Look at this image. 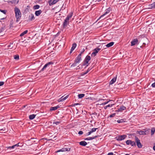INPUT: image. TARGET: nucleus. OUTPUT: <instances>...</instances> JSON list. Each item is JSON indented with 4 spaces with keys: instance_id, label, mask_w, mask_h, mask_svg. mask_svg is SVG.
<instances>
[{
    "instance_id": "1",
    "label": "nucleus",
    "mask_w": 155,
    "mask_h": 155,
    "mask_svg": "<svg viewBox=\"0 0 155 155\" xmlns=\"http://www.w3.org/2000/svg\"><path fill=\"white\" fill-rule=\"evenodd\" d=\"M14 11L15 16L16 18V21L18 22L19 21L21 17V14L20 10L17 7H15L14 8Z\"/></svg>"
},
{
    "instance_id": "2",
    "label": "nucleus",
    "mask_w": 155,
    "mask_h": 155,
    "mask_svg": "<svg viewBox=\"0 0 155 155\" xmlns=\"http://www.w3.org/2000/svg\"><path fill=\"white\" fill-rule=\"evenodd\" d=\"M73 13L71 12L67 15V17L64 20L63 24V27L64 28H66L69 23V20L72 16Z\"/></svg>"
},
{
    "instance_id": "3",
    "label": "nucleus",
    "mask_w": 155,
    "mask_h": 155,
    "mask_svg": "<svg viewBox=\"0 0 155 155\" xmlns=\"http://www.w3.org/2000/svg\"><path fill=\"white\" fill-rule=\"evenodd\" d=\"M135 140L137 147L139 148H141L142 147V145L140 143V140L136 136L135 137Z\"/></svg>"
},
{
    "instance_id": "4",
    "label": "nucleus",
    "mask_w": 155,
    "mask_h": 155,
    "mask_svg": "<svg viewBox=\"0 0 155 155\" xmlns=\"http://www.w3.org/2000/svg\"><path fill=\"white\" fill-rule=\"evenodd\" d=\"M91 60V57L90 56L87 55L86 56L85 61L83 64V65H86V66H87L89 65L88 61Z\"/></svg>"
},
{
    "instance_id": "5",
    "label": "nucleus",
    "mask_w": 155,
    "mask_h": 155,
    "mask_svg": "<svg viewBox=\"0 0 155 155\" xmlns=\"http://www.w3.org/2000/svg\"><path fill=\"white\" fill-rule=\"evenodd\" d=\"M53 64V62L52 61L49 62L48 63H47V64H46L42 68V69L40 71V72H41V71H43L45 70L46 69V68L47 67H49L50 66V65H52Z\"/></svg>"
},
{
    "instance_id": "6",
    "label": "nucleus",
    "mask_w": 155,
    "mask_h": 155,
    "mask_svg": "<svg viewBox=\"0 0 155 155\" xmlns=\"http://www.w3.org/2000/svg\"><path fill=\"white\" fill-rule=\"evenodd\" d=\"M101 49L99 48H96L94 50V52L92 53L91 56L95 57L96 56L98 52L101 50Z\"/></svg>"
},
{
    "instance_id": "7",
    "label": "nucleus",
    "mask_w": 155,
    "mask_h": 155,
    "mask_svg": "<svg viewBox=\"0 0 155 155\" xmlns=\"http://www.w3.org/2000/svg\"><path fill=\"white\" fill-rule=\"evenodd\" d=\"M138 44V40L137 38L134 39L131 42V46H132Z\"/></svg>"
},
{
    "instance_id": "8",
    "label": "nucleus",
    "mask_w": 155,
    "mask_h": 155,
    "mask_svg": "<svg viewBox=\"0 0 155 155\" xmlns=\"http://www.w3.org/2000/svg\"><path fill=\"white\" fill-rule=\"evenodd\" d=\"M70 148H62L59 150H57L56 151V153L59 152H64L65 151H69L70 150Z\"/></svg>"
},
{
    "instance_id": "9",
    "label": "nucleus",
    "mask_w": 155,
    "mask_h": 155,
    "mask_svg": "<svg viewBox=\"0 0 155 155\" xmlns=\"http://www.w3.org/2000/svg\"><path fill=\"white\" fill-rule=\"evenodd\" d=\"M126 137L127 136L124 135L119 136L118 137L117 140L118 141L122 140L125 139Z\"/></svg>"
},
{
    "instance_id": "10",
    "label": "nucleus",
    "mask_w": 155,
    "mask_h": 155,
    "mask_svg": "<svg viewBox=\"0 0 155 155\" xmlns=\"http://www.w3.org/2000/svg\"><path fill=\"white\" fill-rule=\"evenodd\" d=\"M20 144V143H17V144H16L15 145H13L12 146V147H8V149H13L15 147H18L19 146H22V143H21V145H19V144Z\"/></svg>"
},
{
    "instance_id": "11",
    "label": "nucleus",
    "mask_w": 155,
    "mask_h": 155,
    "mask_svg": "<svg viewBox=\"0 0 155 155\" xmlns=\"http://www.w3.org/2000/svg\"><path fill=\"white\" fill-rule=\"evenodd\" d=\"M81 54H79L76 58L75 61L76 62V63H78L80 62V61L81 60Z\"/></svg>"
},
{
    "instance_id": "12",
    "label": "nucleus",
    "mask_w": 155,
    "mask_h": 155,
    "mask_svg": "<svg viewBox=\"0 0 155 155\" xmlns=\"http://www.w3.org/2000/svg\"><path fill=\"white\" fill-rule=\"evenodd\" d=\"M28 19L29 20L32 21L34 20L35 19L34 15L32 14H31L29 15L28 17Z\"/></svg>"
},
{
    "instance_id": "13",
    "label": "nucleus",
    "mask_w": 155,
    "mask_h": 155,
    "mask_svg": "<svg viewBox=\"0 0 155 155\" xmlns=\"http://www.w3.org/2000/svg\"><path fill=\"white\" fill-rule=\"evenodd\" d=\"M126 109V107L122 106H121L120 107V108H118V110H117V111H118V112L119 111H122Z\"/></svg>"
},
{
    "instance_id": "14",
    "label": "nucleus",
    "mask_w": 155,
    "mask_h": 155,
    "mask_svg": "<svg viewBox=\"0 0 155 155\" xmlns=\"http://www.w3.org/2000/svg\"><path fill=\"white\" fill-rule=\"evenodd\" d=\"M99 136L98 135L95 136L94 137H90L87 138H86L84 139L85 140H92L95 138L98 137Z\"/></svg>"
},
{
    "instance_id": "15",
    "label": "nucleus",
    "mask_w": 155,
    "mask_h": 155,
    "mask_svg": "<svg viewBox=\"0 0 155 155\" xmlns=\"http://www.w3.org/2000/svg\"><path fill=\"white\" fill-rule=\"evenodd\" d=\"M117 77H114L110 81L109 83L110 85H111L113 84L116 81Z\"/></svg>"
},
{
    "instance_id": "16",
    "label": "nucleus",
    "mask_w": 155,
    "mask_h": 155,
    "mask_svg": "<svg viewBox=\"0 0 155 155\" xmlns=\"http://www.w3.org/2000/svg\"><path fill=\"white\" fill-rule=\"evenodd\" d=\"M77 46V44L75 43H74L72 45V47L71 48L70 53H71L72 52V51Z\"/></svg>"
},
{
    "instance_id": "17",
    "label": "nucleus",
    "mask_w": 155,
    "mask_h": 155,
    "mask_svg": "<svg viewBox=\"0 0 155 155\" xmlns=\"http://www.w3.org/2000/svg\"><path fill=\"white\" fill-rule=\"evenodd\" d=\"M42 12V11L41 10H39L35 11V14L36 16H39Z\"/></svg>"
},
{
    "instance_id": "18",
    "label": "nucleus",
    "mask_w": 155,
    "mask_h": 155,
    "mask_svg": "<svg viewBox=\"0 0 155 155\" xmlns=\"http://www.w3.org/2000/svg\"><path fill=\"white\" fill-rule=\"evenodd\" d=\"M59 107L58 105L54 107H51L50 108V110L51 111L52 110H57Z\"/></svg>"
},
{
    "instance_id": "19",
    "label": "nucleus",
    "mask_w": 155,
    "mask_h": 155,
    "mask_svg": "<svg viewBox=\"0 0 155 155\" xmlns=\"http://www.w3.org/2000/svg\"><path fill=\"white\" fill-rule=\"evenodd\" d=\"M149 8L150 9L155 8V1L153 3L149 5Z\"/></svg>"
},
{
    "instance_id": "20",
    "label": "nucleus",
    "mask_w": 155,
    "mask_h": 155,
    "mask_svg": "<svg viewBox=\"0 0 155 155\" xmlns=\"http://www.w3.org/2000/svg\"><path fill=\"white\" fill-rule=\"evenodd\" d=\"M87 144V143L84 141H81L79 142V144L83 146H85Z\"/></svg>"
},
{
    "instance_id": "21",
    "label": "nucleus",
    "mask_w": 155,
    "mask_h": 155,
    "mask_svg": "<svg viewBox=\"0 0 155 155\" xmlns=\"http://www.w3.org/2000/svg\"><path fill=\"white\" fill-rule=\"evenodd\" d=\"M114 43L113 42H110L109 43L107 44L106 45V46L108 48L114 45Z\"/></svg>"
},
{
    "instance_id": "22",
    "label": "nucleus",
    "mask_w": 155,
    "mask_h": 155,
    "mask_svg": "<svg viewBox=\"0 0 155 155\" xmlns=\"http://www.w3.org/2000/svg\"><path fill=\"white\" fill-rule=\"evenodd\" d=\"M60 0H53L51 3H49L50 5H51L56 4L57 2H58Z\"/></svg>"
},
{
    "instance_id": "23",
    "label": "nucleus",
    "mask_w": 155,
    "mask_h": 155,
    "mask_svg": "<svg viewBox=\"0 0 155 155\" xmlns=\"http://www.w3.org/2000/svg\"><path fill=\"white\" fill-rule=\"evenodd\" d=\"M150 130V128L147 129H145V130L144 131V132L145 133V135H147L149 134Z\"/></svg>"
},
{
    "instance_id": "24",
    "label": "nucleus",
    "mask_w": 155,
    "mask_h": 155,
    "mask_svg": "<svg viewBox=\"0 0 155 155\" xmlns=\"http://www.w3.org/2000/svg\"><path fill=\"white\" fill-rule=\"evenodd\" d=\"M28 32V31L27 30H26L24 31H23V32H22L21 33V34L20 35V36L22 37L23 36H24Z\"/></svg>"
},
{
    "instance_id": "25",
    "label": "nucleus",
    "mask_w": 155,
    "mask_h": 155,
    "mask_svg": "<svg viewBox=\"0 0 155 155\" xmlns=\"http://www.w3.org/2000/svg\"><path fill=\"white\" fill-rule=\"evenodd\" d=\"M36 116V115L33 114L29 116V118L30 120H32L34 119Z\"/></svg>"
},
{
    "instance_id": "26",
    "label": "nucleus",
    "mask_w": 155,
    "mask_h": 155,
    "mask_svg": "<svg viewBox=\"0 0 155 155\" xmlns=\"http://www.w3.org/2000/svg\"><path fill=\"white\" fill-rule=\"evenodd\" d=\"M114 105V104H108L107 105L105 106H104V108L105 109H106L108 107H112Z\"/></svg>"
},
{
    "instance_id": "27",
    "label": "nucleus",
    "mask_w": 155,
    "mask_h": 155,
    "mask_svg": "<svg viewBox=\"0 0 155 155\" xmlns=\"http://www.w3.org/2000/svg\"><path fill=\"white\" fill-rule=\"evenodd\" d=\"M155 132V128L153 127L151 129V135H153Z\"/></svg>"
},
{
    "instance_id": "28",
    "label": "nucleus",
    "mask_w": 155,
    "mask_h": 155,
    "mask_svg": "<svg viewBox=\"0 0 155 155\" xmlns=\"http://www.w3.org/2000/svg\"><path fill=\"white\" fill-rule=\"evenodd\" d=\"M111 11V8H110L109 7L107 9L105 10V12H107V13L109 14L110 11Z\"/></svg>"
},
{
    "instance_id": "29",
    "label": "nucleus",
    "mask_w": 155,
    "mask_h": 155,
    "mask_svg": "<svg viewBox=\"0 0 155 155\" xmlns=\"http://www.w3.org/2000/svg\"><path fill=\"white\" fill-rule=\"evenodd\" d=\"M40 8V6L38 5H36L33 6V9L36 10Z\"/></svg>"
},
{
    "instance_id": "30",
    "label": "nucleus",
    "mask_w": 155,
    "mask_h": 155,
    "mask_svg": "<svg viewBox=\"0 0 155 155\" xmlns=\"http://www.w3.org/2000/svg\"><path fill=\"white\" fill-rule=\"evenodd\" d=\"M85 95V94H80L78 95V97L79 98H81L83 97Z\"/></svg>"
},
{
    "instance_id": "31",
    "label": "nucleus",
    "mask_w": 155,
    "mask_h": 155,
    "mask_svg": "<svg viewBox=\"0 0 155 155\" xmlns=\"http://www.w3.org/2000/svg\"><path fill=\"white\" fill-rule=\"evenodd\" d=\"M138 134L140 135H145V133L144 131H138Z\"/></svg>"
},
{
    "instance_id": "32",
    "label": "nucleus",
    "mask_w": 155,
    "mask_h": 155,
    "mask_svg": "<svg viewBox=\"0 0 155 155\" xmlns=\"http://www.w3.org/2000/svg\"><path fill=\"white\" fill-rule=\"evenodd\" d=\"M108 13H107V12H105L102 15H101L99 18L98 19V20H99L101 18H102L103 17H104V16L106 15H107V14Z\"/></svg>"
},
{
    "instance_id": "33",
    "label": "nucleus",
    "mask_w": 155,
    "mask_h": 155,
    "mask_svg": "<svg viewBox=\"0 0 155 155\" xmlns=\"http://www.w3.org/2000/svg\"><path fill=\"white\" fill-rule=\"evenodd\" d=\"M130 145L132 146H133V147L134 146H136L135 143L134 141H131V142H130Z\"/></svg>"
},
{
    "instance_id": "34",
    "label": "nucleus",
    "mask_w": 155,
    "mask_h": 155,
    "mask_svg": "<svg viewBox=\"0 0 155 155\" xmlns=\"http://www.w3.org/2000/svg\"><path fill=\"white\" fill-rule=\"evenodd\" d=\"M97 129H98V128H92V129H91V130L90 131L92 133L93 132H95L96 131V130Z\"/></svg>"
},
{
    "instance_id": "35",
    "label": "nucleus",
    "mask_w": 155,
    "mask_h": 155,
    "mask_svg": "<svg viewBox=\"0 0 155 155\" xmlns=\"http://www.w3.org/2000/svg\"><path fill=\"white\" fill-rule=\"evenodd\" d=\"M14 59L16 60H18L19 58V56L18 55H15L14 56Z\"/></svg>"
},
{
    "instance_id": "36",
    "label": "nucleus",
    "mask_w": 155,
    "mask_h": 155,
    "mask_svg": "<svg viewBox=\"0 0 155 155\" xmlns=\"http://www.w3.org/2000/svg\"><path fill=\"white\" fill-rule=\"evenodd\" d=\"M131 141V140H127L126 142V144L128 145L130 144Z\"/></svg>"
},
{
    "instance_id": "37",
    "label": "nucleus",
    "mask_w": 155,
    "mask_h": 155,
    "mask_svg": "<svg viewBox=\"0 0 155 155\" xmlns=\"http://www.w3.org/2000/svg\"><path fill=\"white\" fill-rule=\"evenodd\" d=\"M124 120L123 119H121L120 120H117V122L118 123H122L123 122H124Z\"/></svg>"
},
{
    "instance_id": "38",
    "label": "nucleus",
    "mask_w": 155,
    "mask_h": 155,
    "mask_svg": "<svg viewBox=\"0 0 155 155\" xmlns=\"http://www.w3.org/2000/svg\"><path fill=\"white\" fill-rule=\"evenodd\" d=\"M77 63H76V62L75 61L71 65V67L76 66Z\"/></svg>"
},
{
    "instance_id": "39",
    "label": "nucleus",
    "mask_w": 155,
    "mask_h": 155,
    "mask_svg": "<svg viewBox=\"0 0 155 155\" xmlns=\"http://www.w3.org/2000/svg\"><path fill=\"white\" fill-rule=\"evenodd\" d=\"M0 11L3 13L4 14H5L6 13V12H7V11L6 10H0Z\"/></svg>"
},
{
    "instance_id": "40",
    "label": "nucleus",
    "mask_w": 155,
    "mask_h": 155,
    "mask_svg": "<svg viewBox=\"0 0 155 155\" xmlns=\"http://www.w3.org/2000/svg\"><path fill=\"white\" fill-rule=\"evenodd\" d=\"M110 101V100H109V101H107L106 102L103 103L101 104V105H106V104H107L108 103H109V102Z\"/></svg>"
},
{
    "instance_id": "41",
    "label": "nucleus",
    "mask_w": 155,
    "mask_h": 155,
    "mask_svg": "<svg viewBox=\"0 0 155 155\" xmlns=\"http://www.w3.org/2000/svg\"><path fill=\"white\" fill-rule=\"evenodd\" d=\"M60 121H57L55 122H53V124H56V125H58L60 123Z\"/></svg>"
},
{
    "instance_id": "42",
    "label": "nucleus",
    "mask_w": 155,
    "mask_h": 155,
    "mask_svg": "<svg viewBox=\"0 0 155 155\" xmlns=\"http://www.w3.org/2000/svg\"><path fill=\"white\" fill-rule=\"evenodd\" d=\"M69 96V95H67L65 97H64L63 98H62V99L63 101H64V100H66Z\"/></svg>"
},
{
    "instance_id": "43",
    "label": "nucleus",
    "mask_w": 155,
    "mask_h": 155,
    "mask_svg": "<svg viewBox=\"0 0 155 155\" xmlns=\"http://www.w3.org/2000/svg\"><path fill=\"white\" fill-rule=\"evenodd\" d=\"M115 115V113H114L112 114H110L109 116V117H114Z\"/></svg>"
},
{
    "instance_id": "44",
    "label": "nucleus",
    "mask_w": 155,
    "mask_h": 155,
    "mask_svg": "<svg viewBox=\"0 0 155 155\" xmlns=\"http://www.w3.org/2000/svg\"><path fill=\"white\" fill-rule=\"evenodd\" d=\"M18 0H12V2L14 3H18Z\"/></svg>"
},
{
    "instance_id": "45",
    "label": "nucleus",
    "mask_w": 155,
    "mask_h": 155,
    "mask_svg": "<svg viewBox=\"0 0 155 155\" xmlns=\"http://www.w3.org/2000/svg\"><path fill=\"white\" fill-rule=\"evenodd\" d=\"M4 84V82L3 81L0 82V86H2Z\"/></svg>"
},
{
    "instance_id": "46",
    "label": "nucleus",
    "mask_w": 155,
    "mask_h": 155,
    "mask_svg": "<svg viewBox=\"0 0 155 155\" xmlns=\"http://www.w3.org/2000/svg\"><path fill=\"white\" fill-rule=\"evenodd\" d=\"M79 105V103H74L73 104H72V106H75L76 105Z\"/></svg>"
},
{
    "instance_id": "47",
    "label": "nucleus",
    "mask_w": 155,
    "mask_h": 155,
    "mask_svg": "<svg viewBox=\"0 0 155 155\" xmlns=\"http://www.w3.org/2000/svg\"><path fill=\"white\" fill-rule=\"evenodd\" d=\"M78 134L80 135H81L83 134V132L82 131H80Z\"/></svg>"
},
{
    "instance_id": "48",
    "label": "nucleus",
    "mask_w": 155,
    "mask_h": 155,
    "mask_svg": "<svg viewBox=\"0 0 155 155\" xmlns=\"http://www.w3.org/2000/svg\"><path fill=\"white\" fill-rule=\"evenodd\" d=\"M92 133L91 132V131L90 132H88V133L87 134V136L89 135H90Z\"/></svg>"
},
{
    "instance_id": "49",
    "label": "nucleus",
    "mask_w": 155,
    "mask_h": 155,
    "mask_svg": "<svg viewBox=\"0 0 155 155\" xmlns=\"http://www.w3.org/2000/svg\"><path fill=\"white\" fill-rule=\"evenodd\" d=\"M62 100V98H60L58 100V102L63 101Z\"/></svg>"
},
{
    "instance_id": "50",
    "label": "nucleus",
    "mask_w": 155,
    "mask_h": 155,
    "mask_svg": "<svg viewBox=\"0 0 155 155\" xmlns=\"http://www.w3.org/2000/svg\"><path fill=\"white\" fill-rule=\"evenodd\" d=\"M91 69V68H89L87 70V72L88 73L90 71V70Z\"/></svg>"
},
{
    "instance_id": "51",
    "label": "nucleus",
    "mask_w": 155,
    "mask_h": 155,
    "mask_svg": "<svg viewBox=\"0 0 155 155\" xmlns=\"http://www.w3.org/2000/svg\"><path fill=\"white\" fill-rule=\"evenodd\" d=\"M152 86L153 87H155V82L152 84Z\"/></svg>"
},
{
    "instance_id": "52",
    "label": "nucleus",
    "mask_w": 155,
    "mask_h": 155,
    "mask_svg": "<svg viewBox=\"0 0 155 155\" xmlns=\"http://www.w3.org/2000/svg\"><path fill=\"white\" fill-rule=\"evenodd\" d=\"M84 51L85 50L84 49H83V51L81 52V53L79 54H81H81L83 53Z\"/></svg>"
},
{
    "instance_id": "53",
    "label": "nucleus",
    "mask_w": 155,
    "mask_h": 155,
    "mask_svg": "<svg viewBox=\"0 0 155 155\" xmlns=\"http://www.w3.org/2000/svg\"><path fill=\"white\" fill-rule=\"evenodd\" d=\"M108 155H113V153H109L108 154Z\"/></svg>"
},
{
    "instance_id": "54",
    "label": "nucleus",
    "mask_w": 155,
    "mask_h": 155,
    "mask_svg": "<svg viewBox=\"0 0 155 155\" xmlns=\"http://www.w3.org/2000/svg\"><path fill=\"white\" fill-rule=\"evenodd\" d=\"M146 45V44L145 43H143V47L145 46V45Z\"/></svg>"
},
{
    "instance_id": "55",
    "label": "nucleus",
    "mask_w": 155,
    "mask_h": 155,
    "mask_svg": "<svg viewBox=\"0 0 155 155\" xmlns=\"http://www.w3.org/2000/svg\"><path fill=\"white\" fill-rule=\"evenodd\" d=\"M11 47V44L8 45V48H10Z\"/></svg>"
},
{
    "instance_id": "56",
    "label": "nucleus",
    "mask_w": 155,
    "mask_h": 155,
    "mask_svg": "<svg viewBox=\"0 0 155 155\" xmlns=\"http://www.w3.org/2000/svg\"><path fill=\"white\" fill-rule=\"evenodd\" d=\"M88 73L87 72V71H86L85 72H84V74L85 75L86 74H87Z\"/></svg>"
},
{
    "instance_id": "57",
    "label": "nucleus",
    "mask_w": 155,
    "mask_h": 155,
    "mask_svg": "<svg viewBox=\"0 0 155 155\" xmlns=\"http://www.w3.org/2000/svg\"><path fill=\"white\" fill-rule=\"evenodd\" d=\"M84 75H85V74L84 73V72L81 73V76H84Z\"/></svg>"
},
{
    "instance_id": "58",
    "label": "nucleus",
    "mask_w": 155,
    "mask_h": 155,
    "mask_svg": "<svg viewBox=\"0 0 155 155\" xmlns=\"http://www.w3.org/2000/svg\"><path fill=\"white\" fill-rule=\"evenodd\" d=\"M153 149L154 150H155V146H154L153 147Z\"/></svg>"
},
{
    "instance_id": "59",
    "label": "nucleus",
    "mask_w": 155,
    "mask_h": 155,
    "mask_svg": "<svg viewBox=\"0 0 155 155\" xmlns=\"http://www.w3.org/2000/svg\"><path fill=\"white\" fill-rule=\"evenodd\" d=\"M2 30L0 29V33L2 32Z\"/></svg>"
},
{
    "instance_id": "60",
    "label": "nucleus",
    "mask_w": 155,
    "mask_h": 155,
    "mask_svg": "<svg viewBox=\"0 0 155 155\" xmlns=\"http://www.w3.org/2000/svg\"><path fill=\"white\" fill-rule=\"evenodd\" d=\"M98 2H100L101 0H97Z\"/></svg>"
},
{
    "instance_id": "61",
    "label": "nucleus",
    "mask_w": 155,
    "mask_h": 155,
    "mask_svg": "<svg viewBox=\"0 0 155 155\" xmlns=\"http://www.w3.org/2000/svg\"><path fill=\"white\" fill-rule=\"evenodd\" d=\"M64 97V96H62V97H61V98H64V97Z\"/></svg>"
}]
</instances>
